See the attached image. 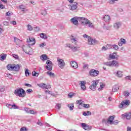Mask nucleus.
<instances>
[{
	"instance_id": "obj_3",
	"label": "nucleus",
	"mask_w": 131,
	"mask_h": 131,
	"mask_svg": "<svg viewBox=\"0 0 131 131\" xmlns=\"http://www.w3.org/2000/svg\"><path fill=\"white\" fill-rule=\"evenodd\" d=\"M7 69L10 71H19L20 66L19 64H8L7 65Z\"/></svg>"
},
{
	"instance_id": "obj_34",
	"label": "nucleus",
	"mask_w": 131,
	"mask_h": 131,
	"mask_svg": "<svg viewBox=\"0 0 131 131\" xmlns=\"http://www.w3.org/2000/svg\"><path fill=\"white\" fill-rule=\"evenodd\" d=\"M41 14L42 15V16H46L48 14V12L47 11V10L43 9L41 11Z\"/></svg>"
},
{
	"instance_id": "obj_56",
	"label": "nucleus",
	"mask_w": 131,
	"mask_h": 131,
	"mask_svg": "<svg viewBox=\"0 0 131 131\" xmlns=\"http://www.w3.org/2000/svg\"><path fill=\"white\" fill-rule=\"evenodd\" d=\"M83 68V69H88L89 68V64H84Z\"/></svg>"
},
{
	"instance_id": "obj_27",
	"label": "nucleus",
	"mask_w": 131,
	"mask_h": 131,
	"mask_svg": "<svg viewBox=\"0 0 131 131\" xmlns=\"http://www.w3.org/2000/svg\"><path fill=\"white\" fill-rule=\"evenodd\" d=\"M110 60L116 59V53H113L109 55Z\"/></svg>"
},
{
	"instance_id": "obj_16",
	"label": "nucleus",
	"mask_w": 131,
	"mask_h": 131,
	"mask_svg": "<svg viewBox=\"0 0 131 131\" xmlns=\"http://www.w3.org/2000/svg\"><path fill=\"white\" fill-rule=\"evenodd\" d=\"M113 27L116 30H118V29L121 27V22L116 21L113 25Z\"/></svg>"
},
{
	"instance_id": "obj_11",
	"label": "nucleus",
	"mask_w": 131,
	"mask_h": 131,
	"mask_svg": "<svg viewBox=\"0 0 131 131\" xmlns=\"http://www.w3.org/2000/svg\"><path fill=\"white\" fill-rule=\"evenodd\" d=\"M88 45L92 46V45L98 44V41L95 39L93 38L92 37H88Z\"/></svg>"
},
{
	"instance_id": "obj_30",
	"label": "nucleus",
	"mask_w": 131,
	"mask_h": 131,
	"mask_svg": "<svg viewBox=\"0 0 131 131\" xmlns=\"http://www.w3.org/2000/svg\"><path fill=\"white\" fill-rule=\"evenodd\" d=\"M119 90V86L117 85H115L113 88V92L114 93H115L116 92H117Z\"/></svg>"
},
{
	"instance_id": "obj_25",
	"label": "nucleus",
	"mask_w": 131,
	"mask_h": 131,
	"mask_svg": "<svg viewBox=\"0 0 131 131\" xmlns=\"http://www.w3.org/2000/svg\"><path fill=\"white\" fill-rule=\"evenodd\" d=\"M114 74L118 77H122V72L120 71H118L117 72L114 73Z\"/></svg>"
},
{
	"instance_id": "obj_49",
	"label": "nucleus",
	"mask_w": 131,
	"mask_h": 131,
	"mask_svg": "<svg viewBox=\"0 0 131 131\" xmlns=\"http://www.w3.org/2000/svg\"><path fill=\"white\" fill-rule=\"evenodd\" d=\"M126 80H130L131 81V76H127L125 77Z\"/></svg>"
},
{
	"instance_id": "obj_6",
	"label": "nucleus",
	"mask_w": 131,
	"mask_h": 131,
	"mask_svg": "<svg viewBox=\"0 0 131 131\" xmlns=\"http://www.w3.org/2000/svg\"><path fill=\"white\" fill-rule=\"evenodd\" d=\"M100 82V80H95L92 81V84L90 86V89L92 91H96L97 89V85Z\"/></svg>"
},
{
	"instance_id": "obj_7",
	"label": "nucleus",
	"mask_w": 131,
	"mask_h": 131,
	"mask_svg": "<svg viewBox=\"0 0 131 131\" xmlns=\"http://www.w3.org/2000/svg\"><path fill=\"white\" fill-rule=\"evenodd\" d=\"M89 73L90 76L96 77V76H98L100 74V72L97 70L92 69L90 71Z\"/></svg>"
},
{
	"instance_id": "obj_41",
	"label": "nucleus",
	"mask_w": 131,
	"mask_h": 131,
	"mask_svg": "<svg viewBox=\"0 0 131 131\" xmlns=\"http://www.w3.org/2000/svg\"><path fill=\"white\" fill-rule=\"evenodd\" d=\"M104 86H105V84H103V83H100V87L98 89V91L102 90L103 89Z\"/></svg>"
},
{
	"instance_id": "obj_33",
	"label": "nucleus",
	"mask_w": 131,
	"mask_h": 131,
	"mask_svg": "<svg viewBox=\"0 0 131 131\" xmlns=\"http://www.w3.org/2000/svg\"><path fill=\"white\" fill-rule=\"evenodd\" d=\"M40 36L41 38H43V39H47L48 38V36L47 35L43 33L40 34Z\"/></svg>"
},
{
	"instance_id": "obj_36",
	"label": "nucleus",
	"mask_w": 131,
	"mask_h": 131,
	"mask_svg": "<svg viewBox=\"0 0 131 131\" xmlns=\"http://www.w3.org/2000/svg\"><path fill=\"white\" fill-rule=\"evenodd\" d=\"M12 56L15 60H19V56L17 54H12Z\"/></svg>"
},
{
	"instance_id": "obj_44",
	"label": "nucleus",
	"mask_w": 131,
	"mask_h": 131,
	"mask_svg": "<svg viewBox=\"0 0 131 131\" xmlns=\"http://www.w3.org/2000/svg\"><path fill=\"white\" fill-rule=\"evenodd\" d=\"M32 76H38V73H36L35 71H33L32 73Z\"/></svg>"
},
{
	"instance_id": "obj_58",
	"label": "nucleus",
	"mask_w": 131,
	"mask_h": 131,
	"mask_svg": "<svg viewBox=\"0 0 131 131\" xmlns=\"http://www.w3.org/2000/svg\"><path fill=\"white\" fill-rule=\"evenodd\" d=\"M37 124H38V125H40V126H42V123L39 121V120H38V122H37Z\"/></svg>"
},
{
	"instance_id": "obj_60",
	"label": "nucleus",
	"mask_w": 131,
	"mask_h": 131,
	"mask_svg": "<svg viewBox=\"0 0 131 131\" xmlns=\"http://www.w3.org/2000/svg\"><path fill=\"white\" fill-rule=\"evenodd\" d=\"M11 24H12V25H16L17 24V23L16 21H12L10 22Z\"/></svg>"
},
{
	"instance_id": "obj_38",
	"label": "nucleus",
	"mask_w": 131,
	"mask_h": 131,
	"mask_svg": "<svg viewBox=\"0 0 131 131\" xmlns=\"http://www.w3.org/2000/svg\"><path fill=\"white\" fill-rule=\"evenodd\" d=\"M68 106L69 107L71 111H72V110H73V108H74V105H73V103L69 104Z\"/></svg>"
},
{
	"instance_id": "obj_48",
	"label": "nucleus",
	"mask_w": 131,
	"mask_h": 131,
	"mask_svg": "<svg viewBox=\"0 0 131 131\" xmlns=\"http://www.w3.org/2000/svg\"><path fill=\"white\" fill-rule=\"evenodd\" d=\"M113 48L116 51H117V50H118V46H117L116 45H113Z\"/></svg>"
},
{
	"instance_id": "obj_53",
	"label": "nucleus",
	"mask_w": 131,
	"mask_h": 131,
	"mask_svg": "<svg viewBox=\"0 0 131 131\" xmlns=\"http://www.w3.org/2000/svg\"><path fill=\"white\" fill-rule=\"evenodd\" d=\"M124 94L125 97H128V96H129V93L127 92H124Z\"/></svg>"
},
{
	"instance_id": "obj_46",
	"label": "nucleus",
	"mask_w": 131,
	"mask_h": 131,
	"mask_svg": "<svg viewBox=\"0 0 131 131\" xmlns=\"http://www.w3.org/2000/svg\"><path fill=\"white\" fill-rule=\"evenodd\" d=\"M12 109H19V107L16 106V104L12 105Z\"/></svg>"
},
{
	"instance_id": "obj_26",
	"label": "nucleus",
	"mask_w": 131,
	"mask_h": 131,
	"mask_svg": "<svg viewBox=\"0 0 131 131\" xmlns=\"http://www.w3.org/2000/svg\"><path fill=\"white\" fill-rule=\"evenodd\" d=\"M7 59V54H2L0 55V60L1 61H4Z\"/></svg>"
},
{
	"instance_id": "obj_50",
	"label": "nucleus",
	"mask_w": 131,
	"mask_h": 131,
	"mask_svg": "<svg viewBox=\"0 0 131 131\" xmlns=\"http://www.w3.org/2000/svg\"><path fill=\"white\" fill-rule=\"evenodd\" d=\"M20 131H27V128L25 127H23L20 128Z\"/></svg>"
},
{
	"instance_id": "obj_8",
	"label": "nucleus",
	"mask_w": 131,
	"mask_h": 131,
	"mask_svg": "<svg viewBox=\"0 0 131 131\" xmlns=\"http://www.w3.org/2000/svg\"><path fill=\"white\" fill-rule=\"evenodd\" d=\"M46 64L47 66L45 67V68L47 69V70L52 71V70H53V63L52 61H51L50 60H48L46 62Z\"/></svg>"
},
{
	"instance_id": "obj_37",
	"label": "nucleus",
	"mask_w": 131,
	"mask_h": 131,
	"mask_svg": "<svg viewBox=\"0 0 131 131\" xmlns=\"http://www.w3.org/2000/svg\"><path fill=\"white\" fill-rule=\"evenodd\" d=\"M33 29V28L32 27V26H31V25H27V30H29V31H32Z\"/></svg>"
},
{
	"instance_id": "obj_45",
	"label": "nucleus",
	"mask_w": 131,
	"mask_h": 131,
	"mask_svg": "<svg viewBox=\"0 0 131 131\" xmlns=\"http://www.w3.org/2000/svg\"><path fill=\"white\" fill-rule=\"evenodd\" d=\"M24 110L25 111V112H26V113L29 114V113L30 112V110L27 107H25L24 108Z\"/></svg>"
},
{
	"instance_id": "obj_61",
	"label": "nucleus",
	"mask_w": 131,
	"mask_h": 131,
	"mask_svg": "<svg viewBox=\"0 0 131 131\" xmlns=\"http://www.w3.org/2000/svg\"><path fill=\"white\" fill-rule=\"evenodd\" d=\"M25 85L26 86H29V88H31V86H32V85L30 84H28V83H25Z\"/></svg>"
},
{
	"instance_id": "obj_47",
	"label": "nucleus",
	"mask_w": 131,
	"mask_h": 131,
	"mask_svg": "<svg viewBox=\"0 0 131 131\" xmlns=\"http://www.w3.org/2000/svg\"><path fill=\"white\" fill-rule=\"evenodd\" d=\"M39 47L40 48H43V47H46V42H43L39 45Z\"/></svg>"
},
{
	"instance_id": "obj_15",
	"label": "nucleus",
	"mask_w": 131,
	"mask_h": 131,
	"mask_svg": "<svg viewBox=\"0 0 131 131\" xmlns=\"http://www.w3.org/2000/svg\"><path fill=\"white\" fill-rule=\"evenodd\" d=\"M81 126L83 129H85V130H91V129H92L91 126H90L84 123H81Z\"/></svg>"
},
{
	"instance_id": "obj_35",
	"label": "nucleus",
	"mask_w": 131,
	"mask_h": 131,
	"mask_svg": "<svg viewBox=\"0 0 131 131\" xmlns=\"http://www.w3.org/2000/svg\"><path fill=\"white\" fill-rule=\"evenodd\" d=\"M77 104H79V106H82V104H83V101L81 100H77L76 101Z\"/></svg>"
},
{
	"instance_id": "obj_14",
	"label": "nucleus",
	"mask_w": 131,
	"mask_h": 131,
	"mask_svg": "<svg viewBox=\"0 0 131 131\" xmlns=\"http://www.w3.org/2000/svg\"><path fill=\"white\" fill-rule=\"evenodd\" d=\"M78 21L79 18L77 16L73 17L70 19V22H71L72 24H74V25H78Z\"/></svg>"
},
{
	"instance_id": "obj_2",
	"label": "nucleus",
	"mask_w": 131,
	"mask_h": 131,
	"mask_svg": "<svg viewBox=\"0 0 131 131\" xmlns=\"http://www.w3.org/2000/svg\"><path fill=\"white\" fill-rule=\"evenodd\" d=\"M14 94H15V96H18L21 98H24L26 95V93H25V91L22 88L16 89L14 91Z\"/></svg>"
},
{
	"instance_id": "obj_13",
	"label": "nucleus",
	"mask_w": 131,
	"mask_h": 131,
	"mask_svg": "<svg viewBox=\"0 0 131 131\" xmlns=\"http://www.w3.org/2000/svg\"><path fill=\"white\" fill-rule=\"evenodd\" d=\"M37 85L39 86V88H40V89H46V90H48L49 89H51V85L50 84H46L44 83H40L39 84H37Z\"/></svg>"
},
{
	"instance_id": "obj_51",
	"label": "nucleus",
	"mask_w": 131,
	"mask_h": 131,
	"mask_svg": "<svg viewBox=\"0 0 131 131\" xmlns=\"http://www.w3.org/2000/svg\"><path fill=\"white\" fill-rule=\"evenodd\" d=\"M74 95H75L74 93H70L69 94V98H72L73 97V96H74Z\"/></svg>"
},
{
	"instance_id": "obj_42",
	"label": "nucleus",
	"mask_w": 131,
	"mask_h": 131,
	"mask_svg": "<svg viewBox=\"0 0 131 131\" xmlns=\"http://www.w3.org/2000/svg\"><path fill=\"white\" fill-rule=\"evenodd\" d=\"M82 106L84 108H90V104L83 103Z\"/></svg>"
},
{
	"instance_id": "obj_43",
	"label": "nucleus",
	"mask_w": 131,
	"mask_h": 131,
	"mask_svg": "<svg viewBox=\"0 0 131 131\" xmlns=\"http://www.w3.org/2000/svg\"><path fill=\"white\" fill-rule=\"evenodd\" d=\"M29 74H30V73H29V72H28V69H25V75H26V76H29Z\"/></svg>"
},
{
	"instance_id": "obj_55",
	"label": "nucleus",
	"mask_w": 131,
	"mask_h": 131,
	"mask_svg": "<svg viewBox=\"0 0 131 131\" xmlns=\"http://www.w3.org/2000/svg\"><path fill=\"white\" fill-rule=\"evenodd\" d=\"M83 37L84 38H88V40L89 39V37H91V36H89V35H88L86 34H84L83 35Z\"/></svg>"
},
{
	"instance_id": "obj_21",
	"label": "nucleus",
	"mask_w": 131,
	"mask_h": 131,
	"mask_svg": "<svg viewBox=\"0 0 131 131\" xmlns=\"http://www.w3.org/2000/svg\"><path fill=\"white\" fill-rule=\"evenodd\" d=\"M70 39L72 43H74V45H76L78 42V39L73 36H71Z\"/></svg>"
},
{
	"instance_id": "obj_9",
	"label": "nucleus",
	"mask_w": 131,
	"mask_h": 131,
	"mask_svg": "<svg viewBox=\"0 0 131 131\" xmlns=\"http://www.w3.org/2000/svg\"><path fill=\"white\" fill-rule=\"evenodd\" d=\"M68 7L71 11H76V10H77V3L74 2L71 5H69Z\"/></svg>"
},
{
	"instance_id": "obj_4",
	"label": "nucleus",
	"mask_w": 131,
	"mask_h": 131,
	"mask_svg": "<svg viewBox=\"0 0 131 131\" xmlns=\"http://www.w3.org/2000/svg\"><path fill=\"white\" fill-rule=\"evenodd\" d=\"M129 104H130L129 100H125L122 101L119 105L118 107L120 109H125V108H127V107L129 106Z\"/></svg>"
},
{
	"instance_id": "obj_22",
	"label": "nucleus",
	"mask_w": 131,
	"mask_h": 131,
	"mask_svg": "<svg viewBox=\"0 0 131 131\" xmlns=\"http://www.w3.org/2000/svg\"><path fill=\"white\" fill-rule=\"evenodd\" d=\"M122 117L126 118L127 119H130L131 118V113H126L122 115Z\"/></svg>"
},
{
	"instance_id": "obj_23",
	"label": "nucleus",
	"mask_w": 131,
	"mask_h": 131,
	"mask_svg": "<svg viewBox=\"0 0 131 131\" xmlns=\"http://www.w3.org/2000/svg\"><path fill=\"white\" fill-rule=\"evenodd\" d=\"M85 25H87L88 27H89V28H94V27H95V26H94V24L92 23V22L90 21V20H89V19L87 20V21L85 24Z\"/></svg>"
},
{
	"instance_id": "obj_54",
	"label": "nucleus",
	"mask_w": 131,
	"mask_h": 131,
	"mask_svg": "<svg viewBox=\"0 0 131 131\" xmlns=\"http://www.w3.org/2000/svg\"><path fill=\"white\" fill-rule=\"evenodd\" d=\"M118 1V0H110V4L113 5V4H114L115 3V2H117Z\"/></svg>"
},
{
	"instance_id": "obj_62",
	"label": "nucleus",
	"mask_w": 131,
	"mask_h": 131,
	"mask_svg": "<svg viewBox=\"0 0 131 131\" xmlns=\"http://www.w3.org/2000/svg\"><path fill=\"white\" fill-rule=\"evenodd\" d=\"M0 9H5V6H4L3 4H0Z\"/></svg>"
},
{
	"instance_id": "obj_24",
	"label": "nucleus",
	"mask_w": 131,
	"mask_h": 131,
	"mask_svg": "<svg viewBox=\"0 0 131 131\" xmlns=\"http://www.w3.org/2000/svg\"><path fill=\"white\" fill-rule=\"evenodd\" d=\"M71 66L74 68V69H76L78 68V64H77V62L75 61L71 62Z\"/></svg>"
},
{
	"instance_id": "obj_57",
	"label": "nucleus",
	"mask_w": 131,
	"mask_h": 131,
	"mask_svg": "<svg viewBox=\"0 0 131 131\" xmlns=\"http://www.w3.org/2000/svg\"><path fill=\"white\" fill-rule=\"evenodd\" d=\"M5 86H2L0 88V92H5Z\"/></svg>"
},
{
	"instance_id": "obj_28",
	"label": "nucleus",
	"mask_w": 131,
	"mask_h": 131,
	"mask_svg": "<svg viewBox=\"0 0 131 131\" xmlns=\"http://www.w3.org/2000/svg\"><path fill=\"white\" fill-rule=\"evenodd\" d=\"M49 58H48V56L46 54H43L40 56V59L42 60V61H46V60H48Z\"/></svg>"
},
{
	"instance_id": "obj_59",
	"label": "nucleus",
	"mask_w": 131,
	"mask_h": 131,
	"mask_svg": "<svg viewBox=\"0 0 131 131\" xmlns=\"http://www.w3.org/2000/svg\"><path fill=\"white\" fill-rule=\"evenodd\" d=\"M6 106H7L9 109H12V105L11 104H7Z\"/></svg>"
},
{
	"instance_id": "obj_12",
	"label": "nucleus",
	"mask_w": 131,
	"mask_h": 131,
	"mask_svg": "<svg viewBox=\"0 0 131 131\" xmlns=\"http://www.w3.org/2000/svg\"><path fill=\"white\" fill-rule=\"evenodd\" d=\"M27 43L29 46H33L35 45V38L34 37H29L27 39Z\"/></svg>"
},
{
	"instance_id": "obj_52",
	"label": "nucleus",
	"mask_w": 131,
	"mask_h": 131,
	"mask_svg": "<svg viewBox=\"0 0 131 131\" xmlns=\"http://www.w3.org/2000/svg\"><path fill=\"white\" fill-rule=\"evenodd\" d=\"M61 104L60 103H57L56 104V107H57V109H59V110L61 109Z\"/></svg>"
},
{
	"instance_id": "obj_10",
	"label": "nucleus",
	"mask_w": 131,
	"mask_h": 131,
	"mask_svg": "<svg viewBox=\"0 0 131 131\" xmlns=\"http://www.w3.org/2000/svg\"><path fill=\"white\" fill-rule=\"evenodd\" d=\"M57 62L58 63L59 67L61 69H63L66 65L64 60L60 58H57Z\"/></svg>"
},
{
	"instance_id": "obj_63",
	"label": "nucleus",
	"mask_w": 131,
	"mask_h": 131,
	"mask_svg": "<svg viewBox=\"0 0 131 131\" xmlns=\"http://www.w3.org/2000/svg\"><path fill=\"white\" fill-rule=\"evenodd\" d=\"M35 31H39V27H36L35 28Z\"/></svg>"
},
{
	"instance_id": "obj_64",
	"label": "nucleus",
	"mask_w": 131,
	"mask_h": 131,
	"mask_svg": "<svg viewBox=\"0 0 131 131\" xmlns=\"http://www.w3.org/2000/svg\"><path fill=\"white\" fill-rule=\"evenodd\" d=\"M6 16H11V13H10V11L6 12Z\"/></svg>"
},
{
	"instance_id": "obj_1",
	"label": "nucleus",
	"mask_w": 131,
	"mask_h": 131,
	"mask_svg": "<svg viewBox=\"0 0 131 131\" xmlns=\"http://www.w3.org/2000/svg\"><path fill=\"white\" fill-rule=\"evenodd\" d=\"M103 64V65L108 66V67H115V68H118V67H119V62L114 60L104 62Z\"/></svg>"
},
{
	"instance_id": "obj_32",
	"label": "nucleus",
	"mask_w": 131,
	"mask_h": 131,
	"mask_svg": "<svg viewBox=\"0 0 131 131\" xmlns=\"http://www.w3.org/2000/svg\"><path fill=\"white\" fill-rule=\"evenodd\" d=\"M14 42L16 43L17 46H19V45L21 43V40L17 38L16 37H14Z\"/></svg>"
},
{
	"instance_id": "obj_18",
	"label": "nucleus",
	"mask_w": 131,
	"mask_h": 131,
	"mask_svg": "<svg viewBox=\"0 0 131 131\" xmlns=\"http://www.w3.org/2000/svg\"><path fill=\"white\" fill-rule=\"evenodd\" d=\"M79 19V22H80L81 24H84L85 25V24L88 21V20L85 17H78Z\"/></svg>"
},
{
	"instance_id": "obj_39",
	"label": "nucleus",
	"mask_w": 131,
	"mask_h": 131,
	"mask_svg": "<svg viewBox=\"0 0 131 131\" xmlns=\"http://www.w3.org/2000/svg\"><path fill=\"white\" fill-rule=\"evenodd\" d=\"M108 47H109V45H107V46H103L102 48V51H107V50H108V49H109V48H108Z\"/></svg>"
},
{
	"instance_id": "obj_40",
	"label": "nucleus",
	"mask_w": 131,
	"mask_h": 131,
	"mask_svg": "<svg viewBox=\"0 0 131 131\" xmlns=\"http://www.w3.org/2000/svg\"><path fill=\"white\" fill-rule=\"evenodd\" d=\"M45 93L48 94V95H51V96H54V94H52V92L49 90H46Z\"/></svg>"
},
{
	"instance_id": "obj_20",
	"label": "nucleus",
	"mask_w": 131,
	"mask_h": 131,
	"mask_svg": "<svg viewBox=\"0 0 131 131\" xmlns=\"http://www.w3.org/2000/svg\"><path fill=\"white\" fill-rule=\"evenodd\" d=\"M114 119V117L110 116V118L108 119L107 123H109L110 124H117V123L113 121Z\"/></svg>"
},
{
	"instance_id": "obj_5",
	"label": "nucleus",
	"mask_w": 131,
	"mask_h": 131,
	"mask_svg": "<svg viewBox=\"0 0 131 131\" xmlns=\"http://www.w3.org/2000/svg\"><path fill=\"white\" fill-rule=\"evenodd\" d=\"M67 47L71 49V51H73L74 53L79 51V49L80 47L79 46H77L76 44L75 45H71V44H67Z\"/></svg>"
},
{
	"instance_id": "obj_31",
	"label": "nucleus",
	"mask_w": 131,
	"mask_h": 131,
	"mask_svg": "<svg viewBox=\"0 0 131 131\" xmlns=\"http://www.w3.org/2000/svg\"><path fill=\"white\" fill-rule=\"evenodd\" d=\"M47 74L49 75L50 77L54 78L55 77V74L52 73L51 71H48L47 72Z\"/></svg>"
},
{
	"instance_id": "obj_19",
	"label": "nucleus",
	"mask_w": 131,
	"mask_h": 131,
	"mask_svg": "<svg viewBox=\"0 0 131 131\" xmlns=\"http://www.w3.org/2000/svg\"><path fill=\"white\" fill-rule=\"evenodd\" d=\"M125 43H126V40L123 38H121L120 39L118 45L119 47H121L123 45H125Z\"/></svg>"
},
{
	"instance_id": "obj_17",
	"label": "nucleus",
	"mask_w": 131,
	"mask_h": 131,
	"mask_svg": "<svg viewBox=\"0 0 131 131\" xmlns=\"http://www.w3.org/2000/svg\"><path fill=\"white\" fill-rule=\"evenodd\" d=\"M85 81H81L79 82V85L81 86L82 91H85L86 90V86H85Z\"/></svg>"
},
{
	"instance_id": "obj_29",
	"label": "nucleus",
	"mask_w": 131,
	"mask_h": 131,
	"mask_svg": "<svg viewBox=\"0 0 131 131\" xmlns=\"http://www.w3.org/2000/svg\"><path fill=\"white\" fill-rule=\"evenodd\" d=\"M103 19L105 22H109L111 20L110 16L108 15H105Z\"/></svg>"
}]
</instances>
